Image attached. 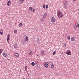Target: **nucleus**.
Returning a JSON list of instances; mask_svg holds the SVG:
<instances>
[{"instance_id":"1","label":"nucleus","mask_w":79,"mask_h":79,"mask_svg":"<svg viewBox=\"0 0 79 79\" xmlns=\"http://www.w3.org/2000/svg\"><path fill=\"white\" fill-rule=\"evenodd\" d=\"M63 14V13L61 12V11H60V10H58V12H57V16L59 18H60V15H61Z\"/></svg>"},{"instance_id":"2","label":"nucleus","mask_w":79,"mask_h":79,"mask_svg":"<svg viewBox=\"0 0 79 79\" xmlns=\"http://www.w3.org/2000/svg\"><path fill=\"white\" fill-rule=\"evenodd\" d=\"M51 21L52 23H55L56 21V19H55V18L52 17L51 18Z\"/></svg>"},{"instance_id":"3","label":"nucleus","mask_w":79,"mask_h":79,"mask_svg":"<svg viewBox=\"0 0 79 79\" xmlns=\"http://www.w3.org/2000/svg\"><path fill=\"white\" fill-rule=\"evenodd\" d=\"M66 54L68 55H70L71 53V52L70 50H69L67 52H65Z\"/></svg>"},{"instance_id":"4","label":"nucleus","mask_w":79,"mask_h":79,"mask_svg":"<svg viewBox=\"0 0 79 79\" xmlns=\"http://www.w3.org/2000/svg\"><path fill=\"white\" fill-rule=\"evenodd\" d=\"M40 55L41 56H44V55H45V52H44V50H42L40 52Z\"/></svg>"},{"instance_id":"5","label":"nucleus","mask_w":79,"mask_h":79,"mask_svg":"<svg viewBox=\"0 0 79 79\" xmlns=\"http://www.w3.org/2000/svg\"><path fill=\"white\" fill-rule=\"evenodd\" d=\"M10 34H9L7 36V38L6 39L7 41L8 42V41H10Z\"/></svg>"},{"instance_id":"6","label":"nucleus","mask_w":79,"mask_h":79,"mask_svg":"<svg viewBox=\"0 0 79 79\" xmlns=\"http://www.w3.org/2000/svg\"><path fill=\"white\" fill-rule=\"evenodd\" d=\"M75 38L74 37H73L71 38V40L72 42H74V41H75Z\"/></svg>"},{"instance_id":"7","label":"nucleus","mask_w":79,"mask_h":79,"mask_svg":"<svg viewBox=\"0 0 79 79\" xmlns=\"http://www.w3.org/2000/svg\"><path fill=\"white\" fill-rule=\"evenodd\" d=\"M4 57H6L7 56V54L6 52H4L2 53Z\"/></svg>"},{"instance_id":"8","label":"nucleus","mask_w":79,"mask_h":79,"mask_svg":"<svg viewBox=\"0 0 79 79\" xmlns=\"http://www.w3.org/2000/svg\"><path fill=\"white\" fill-rule=\"evenodd\" d=\"M45 63L46 64H44V66L46 68H47L48 66V64L47 63V62H45Z\"/></svg>"},{"instance_id":"9","label":"nucleus","mask_w":79,"mask_h":79,"mask_svg":"<svg viewBox=\"0 0 79 79\" xmlns=\"http://www.w3.org/2000/svg\"><path fill=\"white\" fill-rule=\"evenodd\" d=\"M74 28L75 30H76V29H77V25H75Z\"/></svg>"},{"instance_id":"10","label":"nucleus","mask_w":79,"mask_h":79,"mask_svg":"<svg viewBox=\"0 0 79 79\" xmlns=\"http://www.w3.org/2000/svg\"><path fill=\"white\" fill-rule=\"evenodd\" d=\"M47 14L46 13H45L44 14V16H43V19H45V18L46 16H47Z\"/></svg>"},{"instance_id":"11","label":"nucleus","mask_w":79,"mask_h":79,"mask_svg":"<svg viewBox=\"0 0 79 79\" xmlns=\"http://www.w3.org/2000/svg\"><path fill=\"white\" fill-rule=\"evenodd\" d=\"M3 50L2 49H0V55H1V54H2V53L3 52Z\"/></svg>"},{"instance_id":"12","label":"nucleus","mask_w":79,"mask_h":79,"mask_svg":"<svg viewBox=\"0 0 79 79\" xmlns=\"http://www.w3.org/2000/svg\"><path fill=\"white\" fill-rule=\"evenodd\" d=\"M67 4H68V2H67L66 1H64V5L66 6L67 5Z\"/></svg>"},{"instance_id":"13","label":"nucleus","mask_w":79,"mask_h":79,"mask_svg":"<svg viewBox=\"0 0 79 79\" xmlns=\"http://www.w3.org/2000/svg\"><path fill=\"white\" fill-rule=\"evenodd\" d=\"M51 68H52L53 69V68H55V66H54V65H53V64H52L51 65Z\"/></svg>"},{"instance_id":"14","label":"nucleus","mask_w":79,"mask_h":79,"mask_svg":"<svg viewBox=\"0 0 79 79\" xmlns=\"http://www.w3.org/2000/svg\"><path fill=\"white\" fill-rule=\"evenodd\" d=\"M70 38H71V36L69 35H68L67 37V39H68V40H70Z\"/></svg>"},{"instance_id":"15","label":"nucleus","mask_w":79,"mask_h":79,"mask_svg":"<svg viewBox=\"0 0 79 79\" xmlns=\"http://www.w3.org/2000/svg\"><path fill=\"white\" fill-rule=\"evenodd\" d=\"M17 46V44L15 43V44L14 45V48H16L17 47L16 46Z\"/></svg>"},{"instance_id":"16","label":"nucleus","mask_w":79,"mask_h":79,"mask_svg":"<svg viewBox=\"0 0 79 79\" xmlns=\"http://www.w3.org/2000/svg\"><path fill=\"white\" fill-rule=\"evenodd\" d=\"M15 56H17V57H18L19 56V54L18 53H15Z\"/></svg>"},{"instance_id":"17","label":"nucleus","mask_w":79,"mask_h":79,"mask_svg":"<svg viewBox=\"0 0 79 79\" xmlns=\"http://www.w3.org/2000/svg\"><path fill=\"white\" fill-rule=\"evenodd\" d=\"M10 2H11V1L10 0H9V1L7 3V6H9V5H10Z\"/></svg>"},{"instance_id":"18","label":"nucleus","mask_w":79,"mask_h":79,"mask_svg":"<svg viewBox=\"0 0 79 79\" xmlns=\"http://www.w3.org/2000/svg\"><path fill=\"white\" fill-rule=\"evenodd\" d=\"M14 32L15 34H16L18 32V31L16 30H15L14 31Z\"/></svg>"},{"instance_id":"19","label":"nucleus","mask_w":79,"mask_h":79,"mask_svg":"<svg viewBox=\"0 0 79 79\" xmlns=\"http://www.w3.org/2000/svg\"><path fill=\"white\" fill-rule=\"evenodd\" d=\"M29 10L30 11H31L32 12V7H30L29 8Z\"/></svg>"},{"instance_id":"20","label":"nucleus","mask_w":79,"mask_h":79,"mask_svg":"<svg viewBox=\"0 0 79 79\" xmlns=\"http://www.w3.org/2000/svg\"><path fill=\"white\" fill-rule=\"evenodd\" d=\"M22 26H23V23H20L19 24V27H21Z\"/></svg>"},{"instance_id":"21","label":"nucleus","mask_w":79,"mask_h":79,"mask_svg":"<svg viewBox=\"0 0 79 79\" xmlns=\"http://www.w3.org/2000/svg\"><path fill=\"white\" fill-rule=\"evenodd\" d=\"M32 66H34V65H35V63H34V62H32L31 63V64Z\"/></svg>"},{"instance_id":"22","label":"nucleus","mask_w":79,"mask_h":79,"mask_svg":"<svg viewBox=\"0 0 79 79\" xmlns=\"http://www.w3.org/2000/svg\"><path fill=\"white\" fill-rule=\"evenodd\" d=\"M24 68L25 70V71H27V66H25Z\"/></svg>"},{"instance_id":"23","label":"nucleus","mask_w":79,"mask_h":79,"mask_svg":"<svg viewBox=\"0 0 79 79\" xmlns=\"http://www.w3.org/2000/svg\"><path fill=\"white\" fill-rule=\"evenodd\" d=\"M25 39L27 42V41H28V37H27V36H26Z\"/></svg>"},{"instance_id":"24","label":"nucleus","mask_w":79,"mask_h":79,"mask_svg":"<svg viewBox=\"0 0 79 79\" xmlns=\"http://www.w3.org/2000/svg\"><path fill=\"white\" fill-rule=\"evenodd\" d=\"M29 54L30 55H31L32 54V51H30V53H29Z\"/></svg>"},{"instance_id":"25","label":"nucleus","mask_w":79,"mask_h":79,"mask_svg":"<svg viewBox=\"0 0 79 79\" xmlns=\"http://www.w3.org/2000/svg\"><path fill=\"white\" fill-rule=\"evenodd\" d=\"M63 8H67V6H66L65 5H64L63 6Z\"/></svg>"},{"instance_id":"26","label":"nucleus","mask_w":79,"mask_h":79,"mask_svg":"<svg viewBox=\"0 0 79 79\" xmlns=\"http://www.w3.org/2000/svg\"><path fill=\"white\" fill-rule=\"evenodd\" d=\"M43 8H44V9H45V4L43 6Z\"/></svg>"},{"instance_id":"27","label":"nucleus","mask_w":79,"mask_h":79,"mask_svg":"<svg viewBox=\"0 0 79 79\" xmlns=\"http://www.w3.org/2000/svg\"><path fill=\"white\" fill-rule=\"evenodd\" d=\"M56 54V51H54V52H53L52 54L53 55H55Z\"/></svg>"},{"instance_id":"28","label":"nucleus","mask_w":79,"mask_h":79,"mask_svg":"<svg viewBox=\"0 0 79 79\" xmlns=\"http://www.w3.org/2000/svg\"><path fill=\"white\" fill-rule=\"evenodd\" d=\"M0 34H1V35H3V33L2 32V31H0Z\"/></svg>"},{"instance_id":"29","label":"nucleus","mask_w":79,"mask_h":79,"mask_svg":"<svg viewBox=\"0 0 79 79\" xmlns=\"http://www.w3.org/2000/svg\"><path fill=\"white\" fill-rule=\"evenodd\" d=\"M35 64H38V63H39V62L38 61H36L35 62Z\"/></svg>"},{"instance_id":"30","label":"nucleus","mask_w":79,"mask_h":79,"mask_svg":"<svg viewBox=\"0 0 79 79\" xmlns=\"http://www.w3.org/2000/svg\"><path fill=\"white\" fill-rule=\"evenodd\" d=\"M48 9V5H46V9Z\"/></svg>"},{"instance_id":"31","label":"nucleus","mask_w":79,"mask_h":79,"mask_svg":"<svg viewBox=\"0 0 79 79\" xmlns=\"http://www.w3.org/2000/svg\"><path fill=\"white\" fill-rule=\"evenodd\" d=\"M64 16V15H60V18H62V17H63V16Z\"/></svg>"},{"instance_id":"32","label":"nucleus","mask_w":79,"mask_h":79,"mask_svg":"<svg viewBox=\"0 0 79 79\" xmlns=\"http://www.w3.org/2000/svg\"><path fill=\"white\" fill-rule=\"evenodd\" d=\"M39 38H37L36 40V41H37V42H39Z\"/></svg>"},{"instance_id":"33","label":"nucleus","mask_w":79,"mask_h":79,"mask_svg":"<svg viewBox=\"0 0 79 79\" xmlns=\"http://www.w3.org/2000/svg\"><path fill=\"white\" fill-rule=\"evenodd\" d=\"M20 2H24V0H19Z\"/></svg>"},{"instance_id":"34","label":"nucleus","mask_w":79,"mask_h":79,"mask_svg":"<svg viewBox=\"0 0 79 79\" xmlns=\"http://www.w3.org/2000/svg\"><path fill=\"white\" fill-rule=\"evenodd\" d=\"M33 12H35V10L34 9H33Z\"/></svg>"},{"instance_id":"35","label":"nucleus","mask_w":79,"mask_h":79,"mask_svg":"<svg viewBox=\"0 0 79 79\" xmlns=\"http://www.w3.org/2000/svg\"><path fill=\"white\" fill-rule=\"evenodd\" d=\"M44 21V19H42L41 20V22H43V21Z\"/></svg>"},{"instance_id":"36","label":"nucleus","mask_w":79,"mask_h":79,"mask_svg":"<svg viewBox=\"0 0 79 79\" xmlns=\"http://www.w3.org/2000/svg\"><path fill=\"white\" fill-rule=\"evenodd\" d=\"M64 46L65 47H66V43L64 44Z\"/></svg>"},{"instance_id":"37","label":"nucleus","mask_w":79,"mask_h":79,"mask_svg":"<svg viewBox=\"0 0 79 79\" xmlns=\"http://www.w3.org/2000/svg\"><path fill=\"white\" fill-rule=\"evenodd\" d=\"M77 27H79V24H77Z\"/></svg>"},{"instance_id":"38","label":"nucleus","mask_w":79,"mask_h":79,"mask_svg":"<svg viewBox=\"0 0 79 79\" xmlns=\"http://www.w3.org/2000/svg\"><path fill=\"white\" fill-rule=\"evenodd\" d=\"M26 72H27V73H28L27 70V71H26Z\"/></svg>"},{"instance_id":"39","label":"nucleus","mask_w":79,"mask_h":79,"mask_svg":"<svg viewBox=\"0 0 79 79\" xmlns=\"http://www.w3.org/2000/svg\"><path fill=\"white\" fill-rule=\"evenodd\" d=\"M1 31L2 32H3V30H2Z\"/></svg>"},{"instance_id":"40","label":"nucleus","mask_w":79,"mask_h":79,"mask_svg":"<svg viewBox=\"0 0 79 79\" xmlns=\"http://www.w3.org/2000/svg\"><path fill=\"white\" fill-rule=\"evenodd\" d=\"M37 56H38V57H39V55H37Z\"/></svg>"},{"instance_id":"41","label":"nucleus","mask_w":79,"mask_h":79,"mask_svg":"<svg viewBox=\"0 0 79 79\" xmlns=\"http://www.w3.org/2000/svg\"><path fill=\"white\" fill-rule=\"evenodd\" d=\"M73 1H76V0H73Z\"/></svg>"},{"instance_id":"42","label":"nucleus","mask_w":79,"mask_h":79,"mask_svg":"<svg viewBox=\"0 0 79 79\" xmlns=\"http://www.w3.org/2000/svg\"><path fill=\"white\" fill-rule=\"evenodd\" d=\"M23 79H25V78H23Z\"/></svg>"}]
</instances>
